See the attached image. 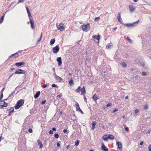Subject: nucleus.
Instances as JSON below:
<instances>
[{
  "mask_svg": "<svg viewBox=\"0 0 151 151\" xmlns=\"http://www.w3.org/2000/svg\"><path fill=\"white\" fill-rule=\"evenodd\" d=\"M81 88L80 86H79L78 88L76 90L77 92H80V91H81Z\"/></svg>",
  "mask_w": 151,
  "mask_h": 151,
  "instance_id": "bb28decb",
  "label": "nucleus"
},
{
  "mask_svg": "<svg viewBox=\"0 0 151 151\" xmlns=\"http://www.w3.org/2000/svg\"><path fill=\"white\" fill-rule=\"evenodd\" d=\"M101 149L104 151H108V148L104 144H102Z\"/></svg>",
  "mask_w": 151,
  "mask_h": 151,
  "instance_id": "f3484780",
  "label": "nucleus"
},
{
  "mask_svg": "<svg viewBox=\"0 0 151 151\" xmlns=\"http://www.w3.org/2000/svg\"><path fill=\"white\" fill-rule=\"evenodd\" d=\"M86 92L85 90L84 87H83L81 90V94L83 95Z\"/></svg>",
  "mask_w": 151,
  "mask_h": 151,
  "instance_id": "b1692460",
  "label": "nucleus"
},
{
  "mask_svg": "<svg viewBox=\"0 0 151 151\" xmlns=\"http://www.w3.org/2000/svg\"><path fill=\"white\" fill-rule=\"evenodd\" d=\"M110 105H111V104L110 103H109L107 104L106 106L107 107H108Z\"/></svg>",
  "mask_w": 151,
  "mask_h": 151,
  "instance_id": "49530a36",
  "label": "nucleus"
},
{
  "mask_svg": "<svg viewBox=\"0 0 151 151\" xmlns=\"http://www.w3.org/2000/svg\"><path fill=\"white\" fill-rule=\"evenodd\" d=\"M55 78L56 79V80L59 81H61L62 80V79L61 77H60V76H57L56 75L55 76Z\"/></svg>",
  "mask_w": 151,
  "mask_h": 151,
  "instance_id": "412c9836",
  "label": "nucleus"
},
{
  "mask_svg": "<svg viewBox=\"0 0 151 151\" xmlns=\"http://www.w3.org/2000/svg\"><path fill=\"white\" fill-rule=\"evenodd\" d=\"M108 137L111 140H113L114 139V137L112 135L109 134H108Z\"/></svg>",
  "mask_w": 151,
  "mask_h": 151,
  "instance_id": "5701e85b",
  "label": "nucleus"
},
{
  "mask_svg": "<svg viewBox=\"0 0 151 151\" xmlns=\"http://www.w3.org/2000/svg\"><path fill=\"white\" fill-rule=\"evenodd\" d=\"M29 21L31 24V28L32 29H34V28L35 25L33 21L31 19H30V20Z\"/></svg>",
  "mask_w": 151,
  "mask_h": 151,
  "instance_id": "ddd939ff",
  "label": "nucleus"
},
{
  "mask_svg": "<svg viewBox=\"0 0 151 151\" xmlns=\"http://www.w3.org/2000/svg\"><path fill=\"white\" fill-rule=\"evenodd\" d=\"M24 64V63L23 62H20L19 63H17L15 64V65L16 66L19 67L21 65H23Z\"/></svg>",
  "mask_w": 151,
  "mask_h": 151,
  "instance_id": "dca6fc26",
  "label": "nucleus"
},
{
  "mask_svg": "<svg viewBox=\"0 0 151 151\" xmlns=\"http://www.w3.org/2000/svg\"><path fill=\"white\" fill-rule=\"evenodd\" d=\"M54 136L56 138H58L59 137V135L58 134H55Z\"/></svg>",
  "mask_w": 151,
  "mask_h": 151,
  "instance_id": "473e14b6",
  "label": "nucleus"
},
{
  "mask_svg": "<svg viewBox=\"0 0 151 151\" xmlns=\"http://www.w3.org/2000/svg\"><path fill=\"white\" fill-rule=\"evenodd\" d=\"M142 75L143 76H146L147 75V73L145 72H142Z\"/></svg>",
  "mask_w": 151,
  "mask_h": 151,
  "instance_id": "e433bc0d",
  "label": "nucleus"
},
{
  "mask_svg": "<svg viewBox=\"0 0 151 151\" xmlns=\"http://www.w3.org/2000/svg\"><path fill=\"white\" fill-rule=\"evenodd\" d=\"M93 99L95 101H96L99 99L98 96L96 93H95L93 96Z\"/></svg>",
  "mask_w": 151,
  "mask_h": 151,
  "instance_id": "4468645a",
  "label": "nucleus"
},
{
  "mask_svg": "<svg viewBox=\"0 0 151 151\" xmlns=\"http://www.w3.org/2000/svg\"><path fill=\"white\" fill-rule=\"evenodd\" d=\"M47 87V85L46 84H44L42 88H45Z\"/></svg>",
  "mask_w": 151,
  "mask_h": 151,
  "instance_id": "de8ad7c7",
  "label": "nucleus"
},
{
  "mask_svg": "<svg viewBox=\"0 0 151 151\" xmlns=\"http://www.w3.org/2000/svg\"><path fill=\"white\" fill-rule=\"evenodd\" d=\"M82 28L83 31L86 32L89 31L90 29V24L88 23L86 24L83 25L82 26Z\"/></svg>",
  "mask_w": 151,
  "mask_h": 151,
  "instance_id": "7ed1b4c3",
  "label": "nucleus"
},
{
  "mask_svg": "<svg viewBox=\"0 0 151 151\" xmlns=\"http://www.w3.org/2000/svg\"><path fill=\"white\" fill-rule=\"evenodd\" d=\"M14 109L13 107H12L10 109V112H12L14 111Z\"/></svg>",
  "mask_w": 151,
  "mask_h": 151,
  "instance_id": "79ce46f5",
  "label": "nucleus"
},
{
  "mask_svg": "<svg viewBox=\"0 0 151 151\" xmlns=\"http://www.w3.org/2000/svg\"><path fill=\"white\" fill-rule=\"evenodd\" d=\"M57 61L58 62V65H61L62 63L61 58L60 57H58L57 59Z\"/></svg>",
  "mask_w": 151,
  "mask_h": 151,
  "instance_id": "f8f14e48",
  "label": "nucleus"
},
{
  "mask_svg": "<svg viewBox=\"0 0 151 151\" xmlns=\"http://www.w3.org/2000/svg\"><path fill=\"white\" fill-rule=\"evenodd\" d=\"M69 84H70V85H71L72 84H74L73 81L72 79L70 80L69 81Z\"/></svg>",
  "mask_w": 151,
  "mask_h": 151,
  "instance_id": "cd10ccee",
  "label": "nucleus"
},
{
  "mask_svg": "<svg viewBox=\"0 0 151 151\" xmlns=\"http://www.w3.org/2000/svg\"><path fill=\"white\" fill-rule=\"evenodd\" d=\"M29 132L30 133H32V130L31 129H29Z\"/></svg>",
  "mask_w": 151,
  "mask_h": 151,
  "instance_id": "c03bdc74",
  "label": "nucleus"
},
{
  "mask_svg": "<svg viewBox=\"0 0 151 151\" xmlns=\"http://www.w3.org/2000/svg\"><path fill=\"white\" fill-rule=\"evenodd\" d=\"M139 20H138L137 21L134 22L133 23L126 24V26H127L128 27H130L131 26H133L135 24H137L139 23Z\"/></svg>",
  "mask_w": 151,
  "mask_h": 151,
  "instance_id": "0eeeda50",
  "label": "nucleus"
},
{
  "mask_svg": "<svg viewBox=\"0 0 151 151\" xmlns=\"http://www.w3.org/2000/svg\"><path fill=\"white\" fill-rule=\"evenodd\" d=\"M122 66L124 67H126L127 66V65L126 63L124 62L122 63Z\"/></svg>",
  "mask_w": 151,
  "mask_h": 151,
  "instance_id": "c756f323",
  "label": "nucleus"
},
{
  "mask_svg": "<svg viewBox=\"0 0 151 151\" xmlns=\"http://www.w3.org/2000/svg\"><path fill=\"white\" fill-rule=\"evenodd\" d=\"M49 133L50 134H53V132L52 130H50L49 131Z\"/></svg>",
  "mask_w": 151,
  "mask_h": 151,
  "instance_id": "a18cd8bd",
  "label": "nucleus"
},
{
  "mask_svg": "<svg viewBox=\"0 0 151 151\" xmlns=\"http://www.w3.org/2000/svg\"><path fill=\"white\" fill-rule=\"evenodd\" d=\"M46 102V101L45 100H44V101H42L41 102V104H44Z\"/></svg>",
  "mask_w": 151,
  "mask_h": 151,
  "instance_id": "37998d69",
  "label": "nucleus"
},
{
  "mask_svg": "<svg viewBox=\"0 0 151 151\" xmlns=\"http://www.w3.org/2000/svg\"><path fill=\"white\" fill-rule=\"evenodd\" d=\"M135 2H137L138 0H133Z\"/></svg>",
  "mask_w": 151,
  "mask_h": 151,
  "instance_id": "e2e57ef3",
  "label": "nucleus"
},
{
  "mask_svg": "<svg viewBox=\"0 0 151 151\" xmlns=\"http://www.w3.org/2000/svg\"><path fill=\"white\" fill-rule=\"evenodd\" d=\"M59 48L58 45L54 47L52 49V51L53 53H56L58 52L59 51Z\"/></svg>",
  "mask_w": 151,
  "mask_h": 151,
  "instance_id": "39448f33",
  "label": "nucleus"
},
{
  "mask_svg": "<svg viewBox=\"0 0 151 151\" xmlns=\"http://www.w3.org/2000/svg\"><path fill=\"white\" fill-rule=\"evenodd\" d=\"M148 106L147 104H145L144 106V109L145 110H146L148 108Z\"/></svg>",
  "mask_w": 151,
  "mask_h": 151,
  "instance_id": "72a5a7b5",
  "label": "nucleus"
},
{
  "mask_svg": "<svg viewBox=\"0 0 151 151\" xmlns=\"http://www.w3.org/2000/svg\"><path fill=\"white\" fill-rule=\"evenodd\" d=\"M19 0V1L20 2H23L24 1V0Z\"/></svg>",
  "mask_w": 151,
  "mask_h": 151,
  "instance_id": "864d4df0",
  "label": "nucleus"
},
{
  "mask_svg": "<svg viewBox=\"0 0 151 151\" xmlns=\"http://www.w3.org/2000/svg\"><path fill=\"white\" fill-rule=\"evenodd\" d=\"M3 93H1V95L0 96V101L1 100L3 97Z\"/></svg>",
  "mask_w": 151,
  "mask_h": 151,
  "instance_id": "c9c22d12",
  "label": "nucleus"
},
{
  "mask_svg": "<svg viewBox=\"0 0 151 151\" xmlns=\"http://www.w3.org/2000/svg\"><path fill=\"white\" fill-rule=\"evenodd\" d=\"M139 111V110L138 109H136L134 111V112L135 114H137L138 113Z\"/></svg>",
  "mask_w": 151,
  "mask_h": 151,
  "instance_id": "2f4dec72",
  "label": "nucleus"
},
{
  "mask_svg": "<svg viewBox=\"0 0 151 151\" xmlns=\"http://www.w3.org/2000/svg\"><path fill=\"white\" fill-rule=\"evenodd\" d=\"M63 132L64 133H66L67 132V130L66 129H64L63 130Z\"/></svg>",
  "mask_w": 151,
  "mask_h": 151,
  "instance_id": "603ef678",
  "label": "nucleus"
},
{
  "mask_svg": "<svg viewBox=\"0 0 151 151\" xmlns=\"http://www.w3.org/2000/svg\"><path fill=\"white\" fill-rule=\"evenodd\" d=\"M102 139L106 141H107L109 139L108 134L104 135L102 137Z\"/></svg>",
  "mask_w": 151,
  "mask_h": 151,
  "instance_id": "a211bd4d",
  "label": "nucleus"
},
{
  "mask_svg": "<svg viewBox=\"0 0 151 151\" xmlns=\"http://www.w3.org/2000/svg\"><path fill=\"white\" fill-rule=\"evenodd\" d=\"M116 29H117L116 27H115V28H114L113 29V31L114 32L115 31V30Z\"/></svg>",
  "mask_w": 151,
  "mask_h": 151,
  "instance_id": "4d7b16f0",
  "label": "nucleus"
},
{
  "mask_svg": "<svg viewBox=\"0 0 151 151\" xmlns=\"http://www.w3.org/2000/svg\"><path fill=\"white\" fill-rule=\"evenodd\" d=\"M143 143H144V142L143 141H142L140 143V145H142L143 144Z\"/></svg>",
  "mask_w": 151,
  "mask_h": 151,
  "instance_id": "8fccbe9b",
  "label": "nucleus"
},
{
  "mask_svg": "<svg viewBox=\"0 0 151 151\" xmlns=\"http://www.w3.org/2000/svg\"><path fill=\"white\" fill-rule=\"evenodd\" d=\"M116 145L118 146V147L119 149L122 148V143L120 142H117L116 143Z\"/></svg>",
  "mask_w": 151,
  "mask_h": 151,
  "instance_id": "2eb2a0df",
  "label": "nucleus"
},
{
  "mask_svg": "<svg viewBox=\"0 0 151 151\" xmlns=\"http://www.w3.org/2000/svg\"><path fill=\"white\" fill-rule=\"evenodd\" d=\"M57 97L58 98H60L61 97V96L60 95H58Z\"/></svg>",
  "mask_w": 151,
  "mask_h": 151,
  "instance_id": "0e129e2a",
  "label": "nucleus"
},
{
  "mask_svg": "<svg viewBox=\"0 0 151 151\" xmlns=\"http://www.w3.org/2000/svg\"><path fill=\"white\" fill-rule=\"evenodd\" d=\"M52 86L53 87H55L56 85L55 84H53L52 85Z\"/></svg>",
  "mask_w": 151,
  "mask_h": 151,
  "instance_id": "bf43d9fd",
  "label": "nucleus"
},
{
  "mask_svg": "<svg viewBox=\"0 0 151 151\" xmlns=\"http://www.w3.org/2000/svg\"><path fill=\"white\" fill-rule=\"evenodd\" d=\"M79 140H77L75 142V145L76 146H78L79 144Z\"/></svg>",
  "mask_w": 151,
  "mask_h": 151,
  "instance_id": "c85d7f7f",
  "label": "nucleus"
},
{
  "mask_svg": "<svg viewBox=\"0 0 151 151\" xmlns=\"http://www.w3.org/2000/svg\"><path fill=\"white\" fill-rule=\"evenodd\" d=\"M122 118L124 119L125 118V116L124 115H123L122 116Z\"/></svg>",
  "mask_w": 151,
  "mask_h": 151,
  "instance_id": "338daca9",
  "label": "nucleus"
},
{
  "mask_svg": "<svg viewBox=\"0 0 151 151\" xmlns=\"http://www.w3.org/2000/svg\"><path fill=\"white\" fill-rule=\"evenodd\" d=\"M42 33L41 34L40 37V38L38 40V42H39L40 40H41V38L42 37Z\"/></svg>",
  "mask_w": 151,
  "mask_h": 151,
  "instance_id": "a19ab883",
  "label": "nucleus"
},
{
  "mask_svg": "<svg viewBox=\"0 0 151 151\" xmlns=\"http://www.w3.org/2000/svg\"><path fill=\"white\" fill-rule=\"evenodd\" d=\"M112 46V45H109L107 46V47L108 49H110L111 48V47Z\"/></svg>",
  "mask_w": 151,
  "mask_h": 151,
  "instance_id": "3c124183",
  "label": "nucleus"
},
{
  "mask_svg": "<svg viewBox=\"0 0 151 151\" xmlns=\"http://www.w3.org/2000/svg\"><path fill=\"white\" fill-rule=\"evenodd\" d=\"M118 110L117 109H116L114 110L113 111H112V112L113 113L115 112H116L118 111Z\"/></svg>",
  "mask_w": 151,
  "mask_h": 151,
  "instance_id": "58836bf2",
  "label": "nucleus"
},
{
  "mask_svg": "<svg viewBox=\"0 0 151 151\" xmlns=\"http://www.w3.org/2000/svg\"><path fill=\"white\" fill-rule=\"evenodd\" d=\"M57 146L59 147L60 145V144L59 143H57Z\"/></svg>",
  "mask_w": 151,
  "mask_h": 151,
  "instance_id": "6e6d98bb",
  "label": "nucleus"
},
{
  "mask_svg": "<svg viewBox=\"0 0 151 151\" xmlns=\"http://www.w3.org/2000/svg\"><path fill=\"white\" fill-rule=\"evenodd\" d=\"M27 12L28 14L30 13L29 10H27Z\"/></svg>",
  "mask_w": 151,
  "mask_h": 151,
  "instance_id": "774afa93",
  "label": "nucleus"
},
{
  "mask_svg": "<svg viewBox=\"0 0 151 151\" xmlns=\"http://www.w3.org/2000/svg\"><path fill=\"white\" fill-rule=\"evenodd\" d=\"M100 19V18L99 17H96L95 18V20L96 21H97L98 20H99Z\"/></svg>",
  "mask_w": 151,
  "mask_h": 151,
  "instance_id": "4c0bfd02",
  "label": "nucleus"
},
{
  "mask_svg": "<svg viewBox=\"0 0 151 151\" xmlns=\"http://www.w3.org/2000/svg\"><path fill=\"white\" fill-rule=\"evenodd\" d=\"M55 39H52L51 40L50 42V45H53V44L55 42Z\"/></svg>",
  "mask_w": 151,
  "mask_h": 151,
  "instance_id": "393cba45",
  "label": "nucleus"
},
{
  "mask_svg": "<svg viewBox=\"0 0 151 151\" xmlns=\"http://www.w3.org/2000/svg\"><path fill=\"white\" fill-rule=\"evenodd\" d=\"M150 131H151V130L150 129H149V130H148V133H150Z\"/></svg>",
  "mask_w": 151,
  "mask_h": 151,
  "instance_id": "680f3d73",
  "label": "nucleus"
},
{
  "mask_svg": "<svg viewBox=\"0 0 151 151\" xmlns=\"http://www.w3.org/2000/svg\"><path fill=\"white\" fill-rule=\"evenodd\" d=\"M7 104L5 102L2 101L0 102V106L2 107H6L7 106Z\"/></svg>",
  "mask_w": 151,
  "mask_h": 151,
  "instance_id": "1a4fd4ad",
  "label": "nucleus"
},
{
  "mask_svg": "<svg viewBox=\"0 0 151 151\" xmlns=\"http://www.w3.org/2000/svg\"><path fill=\"white\" fill-rule=\"evenodd\" d=\"M52 130L53 131H56V129L55 127H53V128H52Z\"/></svg>",
  "mask_w": 151,
  "mask_h": 151,
  "instance_id": "5fc2aeb1",
  "label": "nucleus"
},
{
  "mask_svg": "<svg viewBox=\"0 0 151 151\" xmlns=\"http://www.w3.org/2000/svg\"><path fill=\"white\" fill-rule=\"evenodd\" d=\"M4 17V15H3L2 16L1 18L0 19V24L1 23L3 22Z\"/></svg>",
  "mask_w": 151,
  "mask_h": 151,
  "instance_id": "a878e982",
  "label": "nucleus"
},
{
  "mask_svg": "<svg viewBox=\"0 0 151 151\" xmlns=\"http://www.w3.org/2000/svg\"><path fill=\"white\" fill-rule=\"evenodd\" d=\"M56 26L58 29L60 30V31H63L65 29V27L63 23H60L58 25V23H57L56 24Z\"/></svg>",
  "mask_w": 151,
  "mask_h": 151,
  "instance_id": "f03ea898",
  "label": "nucleus"
},
{
  "mask_svg": "<svg viewBox=\"0 0 151 151\" xmlns=\"http://www.w3.org/2000/svg\"><path fill=\"white\" fill-rule=\"evenodd\" d=\"M125 99H128V96H127L125 97Z\"/></svg>",
  "mask_w": 151,
  "mask_h": 151,
  "instance_id": "69168bd1",
  "label": "nucleus"
},
{
  "mask_svg": "<svg viewBox=\"0 0 151 151\" xmlns=\"http://www.w3.org/2000/svg\"><path fill=\"white\" fill-rule=\"evenodd\" d=\"M117 19H118V21L120 22H122V20L121 18V14L120 12L118 13V16L117 17Z\"/></svg>",
  "mask_w": 151,
  "mask_h": 151,
  "instance_id": "9b49d317",
  "label": "nucleus"
},
{
  "mask_svg": "<svg viewBox=\"0 0 151 151\" xmlns=\"http://www.w3.org/2000/svg\"><path fill=\"white\" fill-rule=\"evenodd\" d=\"M15 73L16 74H24L25 73V71L24 70L18 69L17 70Z\"/></svg>",
  "mask_w": 151,
  "mask_h": 151,
  "instance_id": "423d86ee",
  "label": "nucleus"
},
{
  "mask_svg": "<svg viewBox=\"0 0 151 151\" xmlns=\"http://www.w3.org/2000/svg\"><path fill=\"white\" fill-rule=\"evenodd\" d=\"M148 149L149 151H151V144L149 145L148 147Z\"/></svg>",
  "mask_w": 151,
  "mask_h": 151,
  "instance_id": "ea45409f",
  "label": "nucleus"
},
{
  "mask_svg": "<svg viewBox=\"0 0 151 151\" xmlns=\"http://www.w3.org/2000/svg\"><path fill=\"white\" fill-rule=\"evenodd\" d=\"M127 40L128 42H129L130 43H132V40L129 39L128 37H127Z\"/></svg>",
  "mask_w": 151,
  "mask_h": 151,
  "instance_id": "7c9ffc66",
  "label": "nucleus"
},
{
  "mask_svg": "<svg viewBox=\"0 0 151 151\" xmlns=\"http://www.w3.org/2000/svg\"><path fill=\"white\" fill-rule=\"evenodd\" d=\"M28 16L29 19V20H30V19H31V17H32L31 14L30 13H28Z\"/></svg>",
  "mask_w": 151,
  "mask_h": 151,
  "instance_id": "f704fd0d",
  "label": "nucleus"
},
{
  "mask_svg": "<svg viewBox=\"0 0 151 151\" xmlns=\"http://www.w3.org/2000/svg\"><path fill=\"white\" fill-rule=\"evenodd\" d=\"M76 111H79L80 112H81V113H82L83 111H82V110L80 108L79 104L78 103H76Z\"/></svg>",
  "mask_w": 151,
  "mask_h": 151,
  "instance_id": "9d476101",
  "label": "nucleus"
},
{
  "mask_svg": "<svg viewBox=\"0 0 151 151\" xmlns=\"http://www.w3.org/2000/svg\"><path fill=\"white\" fill-rule=\"evenodd\" d=\"M38 145L40 146V148H42L43 147V145L42 144L40 140H37Z\"/></svg>",
  "mask_w": 151,
  "mask_h": 151,
  "instance_id": "6ab92c4d",
  "label": "nucleus"
},
{
  "mask_svg": "<svg viewBox=\"0 0 151 151\" xmlns=\"http://www.w3.org/2000/svg\"><path fill=\"white\" fill-rule=\"evenodd\" d=\"M129 9L130 11L131 12H132L134 11L135 8L134 6L130 4L129 6Z\"/></svg>",
  "mask_w": 151,
  "mask_h": 151,
  "instance_id": "6e6552de",
  "label": "nucleus"
},
{
  "mask_svg": "<svg viewBox=\"0 0 151 151\" xmlns=\"http://www.w3.org/2000/svg\"><path fill=\"white\" fill-rule=\"evenodd\" d=\"M40 94V91H37L35 95L34 96V98L35 99H37V98L39 96Z\"/></svg>",
  "mask_w": 151,
  "mask_h": 151,
  "instance_id": "aec40b11",
  "label": "nucleus"
},
{
  "mask_svg": "<svg viewBox=\"0 0 151 151\" xmlns=\"http://www.w3.org/2000/svg\"><path fill=\"white\" fill-rule=\"evenodd\" d=\"M125 129L126 131H127L128 130V127H126L125 128Z\"/></svg>",
  "mask_w": 151,
  "mask_h": 151,
  "instance_id": "13d9d810",
  "label": "nucleus"
},
{
  "mask_svg": "<svg viewBox=\"0 0 151 151\" xmlns=\"http://www.w3.org/2000/svg\"><path fill=\"white\" fill-rule=\"evenodd\" d=\"M100 35H98V36L95 35L93 36L94 41L97 43H98L99 42Z\"/></svg>",
  "mask_w": 151,
  "mask_h": 151,
  "instance_id": "20e7f679",
  "label": "nucleus"
},
{
  "mask_svg": "<svg viewBox=\"0 0 151 151\" xmlns=\"http://www.w3.org/2000/svg\"><path fill=\"white\" fill-rule=\"evenodd\" d=\"M24 103V101L23 99H20L17 102L16 105L15 106V108L16 109H19L21 106H22Z\"/></svg>",
  "mask_w": 151,
  "mask_h": 151,
  "instance_id": "f257e3e1",
  "label": "nucleus"
},
{
  "mask_svg": "<svg viewBox=\"0 0 151 151\" xmlns=\"http://www.w3.org/2000/svg\"><path fill=\"white\" fill-rule=\"evenodd\" d=\"M15 54H17V56H18V54L17 53H14V54H12L11 56H10V57L12 56H13Z\"/></svg>",
  "mask_w": 151,
  "mask_h": 151,
  "instance_id": "09e8293b",
  "label": "nucleus"
},
{
  "mask_svg": "<svg viewBox=\"0 0 151 151\" xmlns=\"http://www.w3.org/2000/svg\"><path fill=\"white\" fill-rule=\"evenodd\" d=\"M67 147V149H69V148H70V146H69V145L67 146V147Z\"/></svg>",
  "mask_w": 151,
  "mask_h": 151,
  "instance_id": "052dcab7",
  "label": "nucleus"
},
{
  "mask_svg": "<svg viewBox=\"0 0 151 151\" xmlns=\"http://www.w3.org/2000/svg\"><path fill=\"white\" fill-rule=\"evenodd\" d=\"M96 125V123L95 122H93L92 123V129L93 130L95 128H96L95 127V125Z\"/></svg>",
  "mask_w": 151,
  "mask_h": 151,
  "instance_id": "4be33fe9",
  "label": "nucleus"
}]
</instances>
